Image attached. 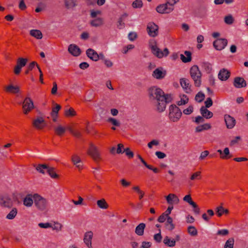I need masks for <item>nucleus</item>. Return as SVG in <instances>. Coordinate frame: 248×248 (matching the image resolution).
<instances>
[{"label": "nucleus", "mask_w": 248, "mask_h": 248, "mask_svg": "<svg viewBox=\"0 0 248 248\" xmlns=\"http://www.w3.org/2000/svg\"><path fill=\"white\" fill-rule=\"evenodd\" d=\"M148 96L149 100L151 101H156V104L161 103L163 91L156 87L153 86L148 90Z\"/></svg>", "instance_id": "1"}, {"label": "nucleus", "mask_w": 248, "mask_h": 248, "mask_svg": "<svg viewBox=\"0 0 248 248\" xmlns=\"http://www.w3.org/2000/svg\"><path fill=\"white\" fill-rule=\"evenodd\" d=\"M149 45L151 49L152 53L158 58L161 59L164 56L166 57L169 54V51L167 48H165L163 51H161L156 46V42L155 41H150Z\"/></svg>", "instance_id": "2"}, {"label": "nucleus", "mask_w": 248, "mask_h": 248, "mask_svg": "<svg viewBox=\"0 0 248 248\" xmlns=\"http://www.w3.org/2000/svg\"><path fill=\"white\" fill-rule=\"evenodd\" d=\"M182 115L181 110L176 105L172 104L169 108V118L173 122H178Z\"/></svg>", "instance_id": "3"}, {"label": "nucleus", "mask_w": 248, "mask_h": 248, "mask_svg": "<svg viewBox=\"0 0 248 248\" xmlns=\"http://www.w3.org/2000/svg\"><path fill=\"white\" fill-rule=\"evenodd\" d=\"M173 100L172 95L170 93H165L163 92L161 103L156 104V110L158 112H162L165 111L166 105L170 103Z\"/></svg>", "instance_id": "4"}, {"label": "nucleus", "mask_w": 248, "mask_h": 248, "mask_svg": "<svg viewBox=\"0 0 248 248\" xmlns=\"http://www.w3.org/2000/svg\"><path fill=\"white\" fill-rule=\"evenodd\" d=\"M190 74L194 80L195 86L198 87H200L201 85L202 73L197 65H194L191 67Z\"/></svg>", "instance_id": "5"}, {"label": "nucleus", "mask_w": 248, "mask_h": 248, "mask_svg": "<svg viewBox=\"0 0 248 248\" xmlns=\"http://www.w3.org/2000/svg\"><path fill=\"white\" fill-rule=\"evenodd\" d=\"M34 204L37 208L41 211L46 209L48 202L47 200L38 194L33 195Z\"/></svg>", "instance_id": "6"}, {"label": "nucleus", "mask_w": 248, "mask_h": 248, "mask_svg": "<svg viewBox=\"0 0 248 248\" xmlns=\"http://www.w3.org/2000/svg\"><path fill=\"white\" fill-rule=\"evenodd\" d=\"M34 108L32 100L29 96L26 97L22 103L23 113L25 115L28 114Z\"/></svg>", "instance_id": "7"}, {"label": "nucleus", "mask_w": 248, "mask_h": 248, "mask_svg": "<svg viewBox=\"0 0 248 248\" xmlns=\"http://www.w3.org/2000/svg\"><path fill=\"white\" fill-rule=\"evenodd\" d=\"M13 202L11 197L4 194L0 195V206L10 208L13 206Z\"/></svg>", "instance_id": "8"}, {"label": "nucleus", "mask_w": 248, "mask_h": 248, "mask_svg": "<svg viewBox=\"0 0 248 248\" xmlns=\"http://www.w3.org/2000/svg\"><path fill=\"white\" fill-rule=\"evenodd\" d=\"M159 27L153 22L148 23L147 26V31L148 35L152 37H155L158 34Z\"/></svg>", "instance_id": "9"}, {"label": "nucleus", "mask_w": 248, "mask_h": 248, "mask_svg": "<svg viewBox=\"0 0 248 248\" xmlns=\"http://www.w3.org/2000/svg\"><path fill=\"white\" fill-rule=\"evenodd\" d=\"M228 44V41L225 38H218L213 42V46L217 50H222Z\"/></svg>", "instance_id": "10"}, {"label": "nucleus", "mask_w": 248, "mask_h": 248, "mask_svg": "<svg viewBox=\"0 0 248 248\" xmlns=\"http://www.w3.org/2000/svg\"><path fill=\"white\" fill-rule=\"evenodd\" d=\"M169 3L160 4L156 8V11L160 14H169L172 12L174 8L171 6H168Z\"/></svg>", "instance_id": "11"}, {"label": "nucleus", "mask_w": 248, "mask_h": 248, "mask_svg": "<svg viewBox=\"0 0 248 248\" xmlns=\"http://www.w3.org/2000/svg\"><path fill=\"white\" fill-rule=\"evenodd\" d=\"M87 153L96 162L100 158L99 153L97 147L92 143L90 144V148L88 150Z\"/></svg>", "instance_id": "12"}, {"label": "nucleus", "mask_w": 248, "mask_h": 248, "mask_svg": "<svg viewBox=\"0 0 248 248\" xmlns=\"http://www.w3.org/2000/svg\"><path fill=\"white\" fill-rule=\"evenodd\" d=\"M33 126L38 130H41L46 126V123L42 117H37L32 121Z\"/></svg>", "instance_id": "13"}, {"label": "nucleus", "mask_w": 248, "mask_h": 248, "mask_svg": "<svg viewBox=\"0 0 248 248\" xmlns=\"http://www.w3.org/2000/svg\"><path fill=\"white\" fill-rule=\"evenodd\" d=\"M167 74L166 70L162 67L155 69L153 72L152 76L157 79H161L165 78Z\"/></svg>", "instance_id": "14"}, {"label": "nucleus", "mask_w": 248, "mask_h": 248, "mask_svg": "<svg viewBox=\"0 0 248 248\" xmlns=\"http://www.w3.org/2000/svg\"><path fill=\"white\" fill-rule=\"evenodd\" d=\"M180 83L186 93H191V85L190 83L189 79L186 78H181L180 79Z\"/></svg>", "instance_id": "15"}, {"label": "nucleus", "mask_w": 248, "mask_h": 248, "mask_svg": "<svg viewBox=\"0 0 248 248\" xmlns=\"http://www.w3.org/2000/svg\"><path fill=\"white\" fill-rule=\"evenodd\" d=\"M233 85L237 88H241L247 86V82L243 78L237 77L234 79Z\"/></svg>", "instance_id": "16"}, {"label": "nucleus", "mask_w": 248, "mask_h": 248, "mask_svg": "<svg viewBox=\"0 0 248 248\" xmlns=\"http://www.w3.org/2000/svg\"><path fill=\"white\" fill-rule=\"evenodd\" d=\"M68 52L73 56L77 57L81 54V50L79 47L75 44H71L68 48Z\"/></svg>", "instance_id": "17"}, {"label": "nucleus", "mask_w": 248, "mask_h": 248, "mask_svg": "<svg viewBox=\"0 0 248 248\" xmlns=\"http://www.w3.org/2000/svg\"><path fill=\"white\" fill-rule=\"evenodd\" d=\"M224 120L226 126L229 129L232 128L234 126L236 123L235 119L228 114L224 115Z\"/></svg>", "instance_id": "18"}, {"label": "nucleus", "mask_w": 248, "mask_h": 248, "mask_svg": "<svg viewBox=\"0 0 248 248\" xmlns=\"http://www.w3.org/2000/svg\"><path fill=\"white\" fill-rule=\"evenodd\" d=\"M230 72L225 68H222L220 70L218 74V78L221 81L227 80L230 77Z\"/></svg>", "instance_id": "19"}, {"label": "nucleus", "mask_w": 248, "mask_h": 248, "mask_svg": "<svg viewBox=\"0 0 248 248\" xmlns=\"http://www.w3.org/2000/svg\"><path fill=\"white\" fill-rule=\"evenodd\" d=\"M87 57L93 61L97 62L99 60L98 53L92 48H88L86 51Z\"/></svg>", "instance_id": "20"}, {"label": "nucleus", "mask_w": 248, "mask_h": 248, "mask_svg": "<svg viewBox=\"0 0 248 248\" xmlns=\"http://www.w3.org/2000/svg\"><path fill=\"white\" fill-rule=\"evenodd\" d=\"M93 236V233L91 231L87 232L84 234V242L89 248H92V239Z\"/></svg>", "instance_id": "21"}, {"label": "nucleus", "mask_w": 248, "mask_h": 248, "mask_svg": "<svg viewBox=\"0 0 248 248\" xmlns=\"http://www.w3.org/2000/svg\"><path fill=\"white\" fill-rule=\"evenodd\" d=\"M166 199L168 204L172 205L173 204H178L179 202V199L174 194H170L166 196Z\"/></svg>", "instance_id": "22"}, {"label": "nucleus", "mask_w": 248, "mask_h": 248, "mask_svg": "<svg viewBox=\"0 0 248 248\" xmlns=\"http://www.w3.org/2000/svg\"><path fill=\"white\" fill-rule=\"evenodd\" d=\"M200 112L203 117L206 119H210L213 116V113L205 108L204 106H202L200 108Z\"/></svg>", "instance_id": "23"}, {"label": "nucleus", "mask_w": 248, "mask_h": 248, "mask_svg": "<svg viewBox=\"0 0 248 248\" xmlns=\"http://www.w3.org/2000/svg\"><path fill=\"white\" fill-rule=\"evenodd\" d=\"M5 91L9 93H17L20 91L19 87L17 86H14L13 84H10L8 86L4 87Z\"/></svg>", "instance_id": "24"}, {"label": "nucleus", "mask_w": 248, "mask_h": 248, "mask_svg": "<svg viewBox=\"0 0 248 248\" xmlns=\"http://www.w3.org/2000/svg\"><path fill=\"white\" fill-rule=\"evenodd\" d=\"M184 54L186 57H185L183 54H180V58L182 61L184 63H187L191 61V52L189 51H185Z\"/></svg>", "instance_id": "25"}, {"label": "nucleus", "mask_w": 248, "mask_h": 248, "mask_svg": "<svg viewBox=\"0 0 248 248\" xmlns=\"http://www.w3.org/2000/svg\"><path fill=\"white\" fill-rule=\"evenodd\" d=\"M146 227V225L144 223H140L135 229V233L139 235L142 236L144 234V231Z\"/></svg>", "instance_id": "26"}, {"label": "nucleus", "mask_w": 248, "mask_h": 248, "mask_svg": "<svg viewBox=\"0 0 248 248\" xmlns=\"http://www.w3.org/2000/svg\"><path fill=\"white\" fill-rule=\"evenodd\" d=\"M33 202V195L28 194L23 200V204L26 206L31 207L32 205Z\"/></svg>", "instance_id": "27"}, {"label": "nucleus", "mask_w": 248, "mask_h": 248, "mask_svg": "<svg viewBox=\"0 0 248 248\" xmlns=\"http://www.w3.org/2000/svg\"><path fill=\"white\" fill-rule=\"evenodd\" d=\"M90 24L93 27H98L104 24V19L101 17H98L90 22Z\"/></svg>", "instance_id": "28"}, {"label": "nucleus", "mask_w": 248, "mask_h": 248, "mask_svg": "<svg viewBox=\"0 0 248 248\" xmlns=\"http://www.w3.org/2000/svg\"><path fill=\"white\" fill-rule=\"evenodd\" d=\"M215 210L216 214L219 217H221L223 214L227 215L229 214V212L227 209H225L222 206L217 207Z\"/></svg>", "instance_id": "29"}, {"label": "nucleus", "mask_w": 248, "mask_h": 248, "mask_svg": "<svg viewBox=\"0 0 248 248\" xmlns=\"http://www.w3.org/2000/svg\"><path fill=\"white\" fill-rule=\"evenodd\" d=\"M211 128V126L210 124L206 123L197 126L195 128V132L199 133L202 132L203 130H208Z\"/></svg>", "instance_id": "30"}, {"label": "nucleus", "mask_w": 248, "mask_h": 248, "mask_svg": "<svg viewBox=\"0 0 248 248\" xmlns=\"http://www.w3.org/2000/svg\"><path fill=\"white\" fill-rule=\"evenodd\" d=\"M163 243L165 245L170 247H173L175 245V240L174 239L172 240L170 239L168 236L165 237L163 240Z\"/></svg>", "instance_id": "31"}, {"label": "nucleus", "mask_w": 248, "mask_h": 248, "mask_svg": "<svg viewBox=\"0 0 248 248\" xmlns=\"http://www.w3.org/2000/svg\"><path fill=\"white\" fill-rule=\"evenodd\" d=\"M30 35L37 39H41L43 37V34L40 30H31L30 31Z\"/></svg>", "instance_id": "32"}, {"label": "nucleus", "mask_w": 248, "mask_h": 248, "mask_svg": "<svg viewBox=\"0 0 248 248\" xmlns=\"http://www.w3.org/2000/svg\"><path fill=\"white\" fill-rule=\"evenodd\" d=\"M128 16V15L126 13H124L123 15L121 16L119 18L118 21L117 27L121 29H122L124 25V20L125 18H126Z\"/></svg>", "instance_id": "33"}, {"label": "nucleus", "mask_w": 248, "mask_h": 248, "mask_svg": "<svg viewBox=\"0 0 248 248\" xmlns=\"http://www.w3.org/2000/svg\"><path fill=\"white\" fill-rule=\"evenodd\" d=\"M181 99L176 102V104L178 106L185 105L188 102L189 98L186 95L183 94L182 97L180 96Z\"/></svg>", "instance_id": "34"}, {"label": "nucleus", "mask_w": 248, "mask_h": 248, "mask_svg": "<svg viewBox=\"0 0 248 248\" xmlns=\"http://www.w3.org/2000/svg\"><path fill=\"white\" fill-rule=\"evenodd\" d=\"M47 169L48 165L45 164H39L35 167V169L37 171L44 174L45 173V170H46Z\"/></svg>", "instance_id": "35"}, {"label": "nucleus", "mask_w": 248, "mask_h": 248, "mask_svg": "<svg viewBox=\"0 0 248 248\" xmlns=\"http://www.w3.org/2000/svg\"><path fill=\"white\" fill-rule=\"evenodd\" d=\"M28 61V60L26 58H19L17 60L16 65L22 68L27 64Z\"/></svg>", "instance_id": "36"}, {"label": "nucleus", "mask_w": 248, "mask_h": 248, "mask_svg": "<svg viewBox=\"0 0 248 248\" xmlns=\"http://www.w3.org/2000/svg\"><path fill=\"white\" fill-rule=\"evenodd\" d=\"M97 205L99 208L104 209H106L108 207V203H107L104 199H102L101 200H98L97 201Z\"/></svg>", "instance_id": "37"}, {"label": "nucleus", "mask_w": 248, "mask_h": 248, "mask_svg": "<svg viewBox=\"0 0 248 248\" xmlns=\"http://www.w3.org/2000/svg\"><path fill=\"white\" fill-rule=\"evenodd\" d=\"M54 170L55 169L54 168L50 167L48 166V169L46 170V172L52 178H58L59 177V175L55 172Z\"/></svg>", "instance_id": "38"}, {"label": "nucleus", "mask_w": 248, "mask_h": 248, "mask_svg": "<svg viewBox=\"0 0 248 248\" xmlns=\"http://www.w3.org/2000/svg\"><path fill=\"white\" fill-rule=\"evenodd\" d=\"M56 134L61 136L66 131V128L62 127V125H59L54 129Z\"/></svg>", "instance_id": "39"}, {"label": "nucleus", "mask_w": 248, "mask_h": 248, "mask_svg": "<svg viewBox=\"0 0 248 248\" xmlns=\"http://www.w3.org/2000/svg\"><path fill=\"white\" fill-rule=\"evenodd\" d=\"M17 213V210L16 208H14L7 215L6 218L8 219H13L16 216Z\"/></svg>", "instance_id": "40"}, {"label": "nucleus", "mask_w": 248, "mask_h": 248, "mask_svg": "<svg viewBox=\"0 0 248 248\" xmlns=\"http://www.w3.org/2000/svg\"><path fill=\"white\" fill-rule=\"evenodd\" d=\"M232 155L230 154L229 149L226 147L223 150V155L220 156V158L223 159H227L232 157Z\"/></svg>", "instance_id": "41"}, {"label": "nucleus", "mask_w": 248, "mask_h": 248, "mask_svg": "<svg viewBox=\"0 0 248 248\" xmlns=\"http://www.w3.org/2000/svg\"><path fill=\"white\" fill-rule=\"evenodd\" d=\"M204 98H205L204 94L202 92H199L196 95L195 97V100L196 101L200 103V102H202V101H203V100L204 99Z\"/></svg>", "instance_id": "42"}, {"label": "nucleus", "mask_w": 248, "mask_h": 248, "mask_svg": "<svg viewBox=\"0 0 248 248\" xmlns=\"http://www.w3.org/2000/svg\"><path fill=\"white\" fill-rule=\"evenodd\" d=\"M188 233L191 236H195L198 234V231L196 228L193 226H189L187 228Z\"/></svg>", "instance_id": "43"}, {"label": "nucleus", "mask_w": 248, "mask_h": 248, "mask_svg": "<svg viewBox=\"0 0 248 248\" xmlns=\"http://www.w3.org/2000/svg\"><path fill=\"white\" fill-rule=\"evenodd\" d=\"M234 240L233 238H230L226 242L224 245V248H233Z\"/></svg>", "instance_id": "44"}, {"label": "nucleus", "mask_w": 248, "mask_h": 248, "mask_svg": "<svg viewBox=\"0 0 248 248\" xmlns=\"http://www.w3.org/2000/svg\"><path fill=\"white\" fill-rule=\"evenodd\" d=\"M234 18L231 15H229L224 17V22L228 25L232 24L234 22Z\"/></svg>", "instance_id": "45"}, {"label": "nucleus", "mask_w": 248, "mask_h": 248, "mask_svg": "<svg viewBox=\"0 0 248 248\" xmlns=\"http://www.w3.org/2000/svg\"><path fill=\"white\" fill-rule=\"evenodd\" d=\"M65 5L66 8H69L76 6L75 0H65Z\"/></svg>", "instance_id": "46"}, {"label": "nucleus", "mask_w": 248, "mask_h": 248, "mask_svg": "<svg viewBox=\"0 0 248 248\" xmlns=\"http://www.w3.org/2000/svg\"><path fill=\"white\" fill-rule=\"evenodd\" d=\"M132 5L134 8H140L143 6V3L141 0H136L133 2Z\"/></svg>", "instance_id": "47"}, {"label": "nucleus", "mask_w": 248, "mask_h": 248, "mask_svg": "<svg viewBox=\"0 0 248 248\" xmlns=\"http://www.w3.org/2000/svg\"><path fill=\"white\" fill-rule=\"evenodd\" d=\"M64 114L67 117H70L76 115V113L73 108H70L69 109L65 110Z\"/></svg>", "instance_id": "48"}, {"label": "nucleus", "mask_w": 248, "mask_h": 248, "mask_svg": "<svg viewBox=\"0 0 248 248\" xmlns=\"http://www.w3.org/2000/svg\"><path fill=\"white\" fill-rule=\"evenodd\" d=\"M202 67L208 73H210L212 70L211 65L207 62H203L202 64Z\"/></svg>", "instance_id": "49"}, {"label": "nucleus", "mask_w": 248, "mask_h": 248, "mask_svg": "<svg viewBox=\"0 0 248 248\" xmlns=\"http://www.w3.org/2000/svg\"><path fill=\"white\" fill-rule=\"evenodd\" d=\"M124 153H125L126 155L129 158H132L134 156V153L130 150V149L128 147L124 149Z\"/></svg>", "instance_id": "50"}, {"label": "nucleus", "mask_w": 248, "mask_h": 248, "mask_svg": "<svg viewBox=\"0 0 248 248\" xmlns=\"http://www.w3.org/2000/svg\"><path fill=\"white\" fill-rule=\"evenodd\" d=\"M183 200L188 202L191 206L194 204V203H195L192 201L191 197L190 195H187L185 196L183 198Z\"/></svg>", "instance_id": "51"}, {"label": "nucleus", "mask_w": 248, "mask_h": 248, "mask_svg": "<svg viewBox=\"0 0 248 248\" xmlns=\"http://www.w3.org/2000/svg\"><path fill=\"white\" fill-rule=\"evenodd\" d=\"M124 146L122 143H119L117 145L116 149V153L118 154H122L124 153Z\"/></svg>", "instance_id": "52"}, {"label": "nucleus", "mask_w": 248, "mask_h": 248, "mask_svg": "<svg viewBox=\"0 0 248 248\" xmlns=\"http://www.w3.org/2000/svg\"><path fill=\"white\" fill-rule=\"evenodd\" d=\"M108 121L111 123L114 126H119L120 125V123L114 118H109Z\"/></svg>", "instance_id": "53"}, {"label": "nucleus", "mask_w": 248, "mask_h": 248, "mask_svg": "<svg viewBox=\"0 0 248 248\" xmlns=\"http://www.w3.org/2000/svg\"><path fill=\"white\" fill-rule=\"evenodd\" d=\"M229 233V231L227 229H222L218 230L217 234V235L226 236Z\"/></svg>", "instance_id": "54"}, {"label": "nucleus", "mask_w": 248, "mask_h": 248, "mask_svg": "<svg viewBox=\"0 0 248 248\" xmlns=\"http://www.w3.org/2000/svg\"><path fill=\"white\" fill-rule=\"evenodd\" d=\"M128 37L129 40L133 41L137 38L138 35L135 32H130L128 35Z\"/></svg>", "instance_id": "55"}, {"label": "nucleus", "mask_w": 248, "mask_h": 248, "mask_svg": "<svg viewBox=\"0 0 248 248\" xmlns=\"http://www.w3.org/2000/svg\"><path fill=\"white\" fill-rule=\"evenodd\" d=\"M159 232L154 235V239L157 243H160L162 240V237L161 234V231L159 230Z\"/></svg>", "instance_id": "56"}, {"label": "nucleus", "mask_w": 248, "mask_h": 248, "mask_svg": "<svg viewBox=\"0 0 248 248\" xmlns=\"http://www.w3.org/2000/svg\"><path fill=\"white\" fill-rule=\"evenodd\" d=\"M193 112V107L189 106L187 108L184 109L183 113L186 115H189Z\"/></svg>", "instance_id": "57"}, {"label": "nucleus", "mask_w": 248, "mask_h": 248, "mask_svg": "<svg viewBox=\"0 0 248 248\" xmlns=\"http://www.w3.org/2000/svg\"><path fill=\"white\" fill-rule=\"evenodd\" d=\"M205 108H209L213 105V101L210 97H208L206 99V100L204 102Z\"/></svg>", "instance_id": "58"}, {"label": "nucleus", "mask_w": 248, "mask_h": 248, "mask_svg": "<svg viewBox=\"0 0 248 248\" xmlns=\"http://www.w3.org/2000/svg\"><path fill=\"white\" fill-rule=\"evenodd\" d=\"M72 162L75 165L81 163V159L77 155H74L72 158Z\"/></svg>", "instance_id": "59"}, {"label": "nucleus", "mask_w": 248, "mask_h": 248, "mask_svg": "<svg viewBox=\"0 0 248 248\" xmlns=\"http://www.w3.org/2000/svg\"><path fill=\"white\" fill-rule=\"evenodd\" d=\"M55 106V107L52 108L51 113L58 114V112L61 108V106L57 104H56Z\"/></svg>", "instance_id": "60"}, {"label": "nucleus", "mask_w": 248, "mask_h": 248, "mask_svg": "<svg viewBox=\"0 0 248 248\" xmlns=\"http://www.w3.org/2000/svg\"><path fill=\"white\" fill-rule=\"evenodd\" d=\"M197 124H199L200 123H202L204 122V117L203 116H198L195 118L194 121H193Z\"/></svg>", "instance_id": "61"}, {"label": "nucleus", "mask_w": 248, "mask_h": 248, "mask_svg": "<svg viewBox=\"0 0 248 248\" xmlns=\"http://www.w3.org/2000/svg\"><path fill=\"white\" fill-rule=\"evenodd\" d=\"M101 12L99 10L94 11L92 10L91 11V17L92 18H95L98 15H100Z\"/></svg>", "instance_id": "62"}, {"label": "nucleus", "mask_w": 248, "mask_h": 248, "mask_svg": "<svg viewBox=\"0 0 248 248\" xmlns=\"http://www.w3.org/2000/svg\"><path fill=\"white\" fill-rule=\"evenodd\" d=\"M38 226L42 228H48L52 227V226L51 223L47 222V223H40L38 224Z\"/></svg>", "instance_id": "63"}, {"label": "nucleus", "mask_w": 248, "mask_h": 248, "mask_svg": "<svg viewBox=\"0 0 248 248\" xmlns=\"http://www.w3.org/2000/svg\"><path fill=\"white\" fill-rule=\"evenodd\" d=\"M201 173V171H197L195 173H193L191 175V176L190 177V179L191 180H194L196 179H200Z\"/></svg>", "instance_id": "64"}]
</instances>
